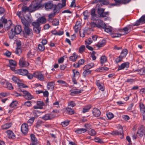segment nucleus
Wrapping results in <instances>:
<instances>
[{"mask_svg":"<svg viewBox=\"0 0 145 145\" xmlns=\"http://www.w3.org/2000/svg\"><path fill=\"white\" fill-rule=\"evenodd\" d=\"M118 130L112 132L110 134L113 135H118L120 138H122L123 136V130L122 127L121 125H119Z\"/></svg>","mask_w":145,"mask_h":145,"instance_id":"f257e3e1","label":"nucleus"},{"mask_svg":"<svg viewBox=\"0 0 145 145\" xmlns=\"http://www.w3.org/2000/svg\"><path fill=\"white\" fill-rule=\"evenodd\" d=\"M39 7V5L36 3V1L32 2L29 7L30 12H32L37 9Z\"/></svg>","mask_w":145,"mask_h":145,"instance_id":"f03ea898","label":"nucleus"},{"mask_svg":"<svg viewBox=\"0 0 145 145\" xmlns=\"http://www.w3.org/2000/svg\"><path fill=\"white\" fill-rule=\"evenodd\" d=\"M105 9L103 8H98V13L100 17H105L109 15V12H104Z\"/></svg>","mask_w":145,"mask_h":145,"instance_id":"7ed1b4c3","label":"nucleus"},{"mask_svg":"<svg viewBox=\"0 0 145 145\" xmlns=\"http://www.w3.org/2000/svg\"><path fill=\"white\" fill-rule=\"evenodd\" d=\"M29 63L26 61L24 57H22L20 59L19 65L21 67H25L29 65Z\"/></svg>","mask_w":145,"mask_h":145,"instance_id":"20e7f679","label":"nucleus"},{"mask_svg":"<svg viewBox=\"0 0 145 145\" xmlns=\"http://www.w3.org/2000/svg\"><path fill=\"white\" fill-rule=\"evenodd\" d=\"M144 24H145V14L141 16L138 20L133 25L134 26H138Z\"/></svg>","mask_w":145,"mask_h":145,"instance_id":"39448f33","label":"nucleus"},{"mask_svg":"<svg viewBox=\"0 0 145 145\" xmlns=\"http://www.w3.org/2000/svg\"><path fill=\"white\" fill-rule=\"evenodd\" d=\"M94 64L93 63H91L85 65L83 67L84 70V71L83 72H91L89 69L94 66Z\"/></svg>","mask_w":145,"mask_h":145,"instance_id":"423d86ee","label":"nucleus"},{"mask_svg":"<svg viewBox=\"0 0 145 145\" xmlns=\"http://www.w3.org/2000/svg\"><path fill=\"white\" fill-rule=\"evenodd\" d=\"M44 5L46 10L51 9L54 6V4L52 1H49L44 3Z\"/></svg>","mask_w":145,"mask_h":145,"instance_id":"0eeeda50","label":"nucleus"},{"mask_svg":"<svg viewBox=\"0 0 145 145\" xmlns=\"http://www.w3.org/2000/svg\"><path fill=\"white\" fill-rule=\"evenodd\" d=\"M90 14L91 19L93 20H97L99 18L98 16L95 14V10L94 8H92L91 10Z\"/></svg>","mask_w":145,"mask_h":145,"instance_id":"6e6552de","label":"nucleus"},{"mask_svg":"<svg viewBox=\"0 0 145 145\" xmlns=\"http://www.w3.org/2000/svg\"><path fill=\"white\" fill-rule=\"evenodd\" d=\"M21 130L24 134H26L28 131V125L27 124L24 123L21 126Z\"/></svg>","mask_w":145,"mask_h":145,"instance_id":"1a4fd4ad","label":"nucleus"},{"mask_svg":"<svg viewBox=\"0 0 145 145\" xmlns=\"http://www.w3.org/2000/svg\"><path fill=\"white\" fill-rule=\"evenodd\" d=\"M23 97L26 99H31L33 98V97L28 91L25 90L22 91Z\"/></svg>","mask_w":145,"mask_h":145,"instance_id":"9d476101","label":"nucleus"},{"mask_svg":"<svg viewBox=\"0 0 145 145\" xmlns=\"http://www.w3.org/2000/svg\"><path fill=\"white\" fill-rule=\"evenodd\" d=\"M12 29L17 35L20 34L22 30L21 26L19 25L13 27Z\"/></svg>","mask_w":145,"mask_h":145,"instance_id":"9b49d317","label":"nucleus"},{"mask_svg":"<svg viewBox=\"0 0 145 145\" xmlns=\"http://www.w3.org/2000/svg\"><path fill=\"white\" fill-rule=\"evenodd\" d=\"M137 133L141 137L143 136H145V128L144 127L142 126L139 129Z\"/></svg>","mask_w":145,"mask_h":145,"instance_id":"f8f14e48","label":"nucleus"},{"mask_svg":"<svg viewBox=\"0 0 145 145\" xmlns=\"http://www.w3.org/2000/svg\"><path fill=\"white\" fill-rule=\"evenodd\" d=\"M129 67V63L127 62L121 64L118 67V70L126 69Z\"/></svg>","mask_w":145,"mask_h":145,"instance_id":"ddd939ff","label":"nucleus"},{"mask_svg":"<svg viewBox=\"0 0 145 145\" xmlns=\"http://www.w3.org/2000/svg\"><path fill=\"white\" fill-rule=\"evenodd\" d=\"M140 108L143 119H145V106L142 103H140Z\"/></svg>","mask_w":145,"mask_h":145,"instance_id":"4468645a","label":"nucleus"},{"mask_svg":"<svg viewBox=\"0 0 145 145\" xmlns=\"http://www.w3.org/2000/svg\"><path fill=\"white\" fill-rule=\"evenodd\" d=\"M54 117V115L52 114H47L43 116L41 118L44 120H51Z\"/></svg>","mask_w":145,"mask_h":145,"instance_id":"2eb2a0df","label":"nucleus"},{"mask_svg":"<svg viewBox=\"0 0 145 145\" xmlns=\"http://www.w3.org/2000/svg\"><path fill=\"white\" fill-rule=\"evenodd\" d=\"M97 27L98 28H105L106 27V25L101 20H99L96 23Z\"/></svg>","mask_w":145,"mask_h":145,"instance_id":"dca6fc26","label":"nucleus"},{"mask_svg":"<svg viewBox=\"0 0 145 145\" xmlns=\"http://www.w3.org/2000/svg\"><path fill=\"white\" fill-rule=\"evenodd\" d=\"M7 20L5 18L3 17H2L0 19V22L5 24V29L6 30H8L9 29L11 26L10 24L8 26H6V24L7 22Z\"/></svg>","mask_w":145,"mask_h":145,"instance_id":"f3484780","label":"nucleus"},{"mask_svg":"<svg viewBox=\"0 0 145 145\" xmlns=\"http://www.w3.org/2000/svg\"><path fill=\"white\" fill-rule=\"evenodd\" d=\"M7 135L9 139H14L15 138V135L13 132L10 130L7 131Z\"/></svg>","mask_w":145,"mask_h":145,"instance_id":"a211bd4d","label":"nucleus"},{"mask_svg":"<svg viewBox=\"0 0 145 145\" xmlns=\"http://www.w3.org/2000/svg\"><path fill=\"white\" fill-rule=\"evenodd\" d=\"M92 113L93 115L95 117L99 116L101 114L100 111L97 108H94L92 110Z\"/></svg>","mask_w":145,"mask_h":145,"instance_id":"6ab92c4d","label":"nucleus"},{"mask_svg":"<svg viewBox=\"0 0 145 145\" xmlns=\"http://www.w3.org/2000/svg\"><path fill=\"white\" fill-rule=\"evenodd\" d=\"M44 103L42 101H38L37 103V106H34L35 109H41L42 106L44 105Z\"/></svg>","mask_w":145,"mask_h":145,"instance_id":"aec40b11","label":"nucleus"},{"mask_svg":"<svg viewBox=\"0 0 145 145\" xmlns=\"http://www.w3.org/2000/svg\"><path fill=\"white\" fill-rule=\"evenodd\" d=\"M35 74L33 73H20V74L27 76V78L29 79H32L33 77H35Z\"/></svg>","mask_w":145,"mask_h":145,"instance_id":"412c9836","label":"nucleus"},{"mask_svg":"<svg viewBox=\"0 0 145 145\" xmlns=\"http://www.w3.org/2000/svg\"><path fill=\"white\" fill-rule=\"evenodd\" d=\"M96 84L100 90L102 91H103L104 90V86L103 83L100 82L98 80L97 81Z\"/></svg>","mask_w":145,"mask_h":145,"instance_id":"4be33fe9","label":"nucleus"},{"mask_svg":"<svg viewBox=\"0 0 145 145\" xmlns=\"http://www.w3.org/2000/svg\"><path fill=\"white\" fill-rule=\"evenodd\" d=\"M108 70V67H101L97 69L95 71L96 72H103L107 71Z\"/></svg>","mask_w":145,"mask_h":145,"instance_id":"5701e85b","label":"nucleus"},{"mask_svg":"<svg viewBox=\"0 0 145 145\" xmlns=\"http://www.w3.org/2000/svg\"><path fill=\"white\" fill-rule=\"evenodd\" d=\"M87 131L86 128H79L76 130L75 132L78 134H81L86 132Z\"/></svg>","mask_w":145,"mask_h":145,"instance_id":"b1692460","label":"nucleus"},{"mask_svg":"<svg viewBox=\"0 0 145 145\" xmlns=\"http://www.w3.org/2000/svg\"><path fill=\"white\" fill-rule=\"evenodd\" d=\"M24 31L27 35H32V29L29 28L28 27H24Z\"/></svg>","mask_w":145,"mask_h":145,"instance_id":"393cba45","label":"nucleus"},{"mask_svg":"<svg viewBox=\"0 0 145 145\" xmlns=\"http://www.w3.org/2000/svg\"><path fill=\"white\" fill-rule=\"evenodd\" d=\"M54 82H51L48 83L47 85V88L49 90H53L54 87Z\"/></svg>","mask_w":145,"mask_h":145,"instance_id":"a878e982","label":"nucleus"},{"mask_svg":"<svg viewBox=\"0 0 145 145\" xmlns=\"http://www.w3.org/2000/svg\"><path fill=\"white\" fill-rule=\"evenodd\" d=\"M84 61L83 59H81L79 60L78 62L76 64L73 65L74 67L77 68L79 67L80 65H82L84 64Z\"/></svg>","mask_w":145,"mask_h":145,"instance_id":"bb28decb","label":"nucleus"},{"mask_svg":"<svg viewBox=\"0 0 145 145\" xmlns=\"http://www.w3.org/2000/svg\"><path fill=\"white\" fill-rule=\"evenodd\" d=\"M115 3L113 4L114 6L117 5L121 4H125L124 0H114Z\"/></svg>","mask_w":145,"mask_h":145,"instance_id":"cd10ccee","label":"nucleus"},{"mask_svg":"<svg viewBox=\"0 0 145 145\" xmlns=\"http://www.w3.org/2000/svg\"><path fill=\"white\" fill-rule=\"evenodd\" d=\"M16 34V33H15L12 28L10 31H9L8 33L9 38L10 39H13L15 36Z\"/></svg>","mask_w":145,"mask_h":145,"instance_id":"c85d7f7f","label":"nucleus"},{"mask_svg":"<svg viewBox=\"0 0 145 145\" xmlns=\"http://www.w3.org/2000/svg\"><path fill=\"white\" fill-rule=\"evenodd\" d=\"M77 57V55L76 53H73L72 56L69 57V60L74 62L76 60Z\"/></svg>","mask_w":145,"mask_h":145,"instance_id":"c756f323","label":"nucleus"},{"mask_svg":"<svg viewBox=\"0 0 145 145\" xmlns=\"http://www.w3.org/2000/svg\"><path fill=\"white\" fill-rule=\"evenodd\" d=\"M128 53V51L126 49H123L121 53L120 56L123 58L126 56L127 54Z\"/></svg>","mask_w":145,"mask_h":145,"instance_id":"7c9ffc66","label":"nucleus"},{"mask_svg":"<svg viewBox=\"0 0 145 145\" xmlns=\"http://www.w3.org/2000/svg\"><path fill=\"white\" fill-rule=\"evenodd\" d=\"M35 77L40 80H42L44 79V76L41 73H34Z\"/></svg>","mask_w":145,"mask_h":145,"instance_id":"2f4dec72","label":"nucleus"},{"mask_svg":"<svg viewBox=\"0 0 145 145\" xmlns=\"http://www.w3.org/2000/svg\"><path fill=\"white\" fill-rule=\"evenodd\" d=\"M11 125L12 124L10 123H6L1 126V128L3 130L7 129L10 127Z\"/></svg>","mask_w":145,"mask_h":145,"instance_id":"473e14b6","label":"nucleus"},{"mask_svg":"<svg viewBox=\"0 0 145 145\" xmlns=\"http://www.w3.org/2000/svg\"><path fill=\"white\" fill-rule=\"evenodd\" d=\"M83 90H78V89H76L75 91H73L72 90H70V91H71V93H70V94L72 95H74L75 94H79V93H80Z\"/></svg>","mask_w":145,"mask_h":145,"instance_id":"72a5a7b5","label":"nucleus"},{"mask_svg":"<svg viewBox=\"0 0 145 145\" xmlns=\"http://www.w3.org/2000/svg\"><path fill=\"white\" fill-rule=\"evenodd\" d=\"M107 61V58L105 56H102L100 58V63L102 65L104 64Z\"/></svg>","mask_w":145,"mask_h":145,"instance_id":"f704fd0d","label":"nucleus"},{"mask_svg":"<svg viewBox=\"0 0 145 145\" xmlns=\"http://www.w3.org/2000/svg\"><path fill=\"white\" fill-rule=\"evenodd\" d=\"M106 42L105 40L103 39L101 42H99L97 45V46L98 47L103 46L106 44Z\"/></svg>","mask_w":145,"mask_h":145,"instance_id":"c9c22d12","label":"nucleus"},{"mask_svg":"<svg viewBox=\"0 0 145 145\" xmlns=\"http://www.w3.org/2000/svg\"><path fill=\"white\" fill-rule=\"evenodd\" d=\"M57 13V12H55V10L54 9V12L48 15V21L49 22H51V20L56 15V13Z\"/></svg>","mask_w":145,"mask_h":145,"instance_id":"e433bc0d","label":"nucleus"},{"mask_svg":"<svg viewBox=\"0 0 145 145\" xmlns=\"http://www.w3.org/2000/svg\"><path fill=\"white\" fill-rule=\"evenodd\" d=\"M40 23L43 24L45 23L46 22V19L44 17H41L37 20Z\"/></svg>","mask_w":145,"mask_h":145,"instance_id":"4c0bfd02","label":"nucleus"},{"mask_svg":"<svg viewBox=\"0 0 145 145\" xmlns=\"http://www.w3.org/2000/svg\"><path fill=\"white\" fill-rule=\"evenodd\" d=\"M5 88L8 89L12 90L13 88L12 84L8 82H6Z\"/></svg>","mask_w":145,"mask_h":145,"instance_id":"58836bf2","label":"nucleus"},{"mask_svg":"<svg viewBox=\"0 0 145 145\" xmlns=\"http://www.w3.org/2000/svg\"><path fill=\"white\" fill-rule=\"evenodd\" d=\"M21 21L22 23L24 25V27H29V25L28 22L25 19H22Z\"/></svg>","mask_w":145,"mask_h":145,"instance_id":"ea45409f","label":"nucleus"},{"mask_svg":"<svg viewBox=\"0 0 145 145\" xmlns=\"http://www.w3.org/2000/svg\"><path fill=\"white\" fill-rule=\"evenodd\" d=\"M83 15L84 16V19L85 20L88 19L89 16V13L88 10H86L84 12Z\"/></svg>","mask_w":145,"mask_h":145,"instance_id":"a19ab883","label":"nucleus"},{"mask_svg":"<svg viewBox=\"0 0 145 145\" xmlns=\"http://www.w3.org/2000/svg\"><path fill=\"white\" fill-rule=\"evenodd\" d=\"M22 11L23 14H24L28 12H30L29 7H28L25 6H24L22 7Z\"/></svg>","mask_w":145,"mask_h":145,"instance_id":"79ce46f5","label":"nucleus"},{"mask_svg":"<svg viewBox=\"0 0 145 145\" xmlns=\"http://www.w3.org/2000/svg\"><path fill=\"white\" fill-rule=\"evenodd\" d=\"M91 106L90 105H89L84 107L82 110V112L83 113H85L86 112H88Z\"/></svg>","mask_w":145,"mask_h":145,"instance_id":"37998d69","label":"nucleus"},{"mask_svg":"<svg viewBox=\"0 0 145 145\" xmlns=\"http://www.w3.org/2000/svg\"><path fill=\"white\" fill-rule=\"evenodd\" d=\"M57 82L60 84H63V86L68 87L69 85L65 81L62 80H59L57 81Z\"/></svg>","mask_w":145,"mask_h":145,"instance_id":"c03bdc74","label":"nucleus"},{"mask_svg":"<svg viewBox=\"0 0 145 145\" xmlns=\"http://www.w3.org/2000/svg\"><path fill=\"white\" fill-rule=\"evenodd\" d=\"M62 3H59L57 6L59 8H61L65 7L66 5V0H62Z\"/></svg>","mask_w":145,"mask_h":145,"instance_id":"a18cd8bd","label":"nucleus"},{"mask_svg":"<svg viewBox=\"0 0 145 145\" xmlns=\"http://www.w3.org/2000/svg\"><path fill=\"white\" fill-rule=\"evenodd\" d=\"M31 140L32 141V143H37L38 142L37 138L35 137V136L33 135L32 134L31 135Z\"/></svg>","mask_w":145,"mask_h":145,"instance_id":"49530a36","label":"nucleus"},{"mask_svg":"<svg viewBox=\"0 0 145 145\" xmlns=\"http://www.w3.org/2000/svg\"><path fill=\"white\" fill-rule=\"evenodd\" d=\"M105 29V31L106 32L109 33L110 34L112 33V28L111 27H106L103 28Z\"/></svg>","mask_w":145,"mask_h":145,"instance_id":"de8ad7c7","label":"nucleus"},{"mask_svg":"<svg viewBox=\"0 0 145 145\" xmlns=\"http://www.w3.org/2000/svg\"><path fill=\"white\" fill-rule=\"evenodd\" d=\"M17 85L20 88H27L28 86L20 82H18Z\"/></svg>","mask_w":145,"mask_h":145,"instance_id":"09e8293b","label":"nucleus"},{"mask_svg":"<svg viewBox=\"0 0 145 145\" xmlns=\"http://www.w3.org/2000/svg\"><path fill=\"white\" fill-rule=\"evenodd\" d=\"M52 24L53 25L57 26L59 25V22L58 20L57 19H54L52 22Z\"/></svg>","mask_w":145,"mask_h":145,"instance_id":"8fccbe9b","label":"nucleus"},{"mask_svg":"<svg viewBox=\"0 0 145 145\" xmlns=\"http://www.w3.org/2000/svg\"><path fill=\"white\" fill-rule=\"evenodd\" d=\"M15 52L18 56H20L22 53V50L20 47H17L16 49Z\"/></svg>","mask_w":145,"mask_h":145,"instance_id":"3c124183","label":"nucleus"},{"mask_svg":"<svg viewBox=\"0 0 145 145\" xmlns=\"http://www.w3.org/2000/svg\"><path fill=\"white\" fill-rule=\"evenodd\" d=\"M18 102L15 100L13 101L10 105V106L11 108H14L17 106Z\"/></svg>","mask_w":145,"mask_h":145,"instance_id":"603ef678","label":"nucleus"},{"mask_svg":"<svg viewBox=\"0 0 145 145\" xmlns=\"http://www.w3.org/2000/svg\"><path fill=\"white\" fill-rule=\"evenodd\" d=\"M32 25L34 26V27H40V23L38 22V20L37 22H33L32 23Z\"/></svg>","mask_w":145,"mask_h":145,"instance_id":"864d4df0","label":"nucleus"},{"mask_svg":"<svg viewBox=\"0 0 145 145\" xmlns=\"http://www.w3.org/2000/svg\"><path fill=\"white\" fill-rule=\"evenodd\" d=\"M67 111L68 114L70 115L73 114L74 113V111L69 107L67 108Z\"/></svg>","mask_w":145,"mask_h":145,"instance_id":"5fc2aeb1","label":"nucleus"},{"mask_svg":"<svg viewBox=\"0 0 145 145\" xmlns=\"http://www.w3.org/2000/svg\"><path fill=\"white\" fill-rule=\"evenodd\" d=\"M88 133L91 136H93L96 135V132L94 129H91L89 131Z\"/></svg>","mask_w":145,"mask_h":145,"instance_id":"6e6d98bb","label":"nucleus"},{"mask_svg":"<svg viewBox=\"0 0 145 145\" xmlns=\"http://www.w3.org/2000/svg\"><path fill=\"white\" fill-rule=\"evenodd\" d=\"M38 48L40 50L43 51L45 49L44 45L42 44H39L38 45Z\"/></svg>","mask_w":145,"mask_h":145,"instance_id":"4d7b16f0","label":"nucleus"},{"mask_svg":"<svg viewBox=\"0 0 145 145\" xmlns=\"http://www.w3.org/2000/svg\"><path fill=\"white\" fill-rule=\"evenodd\" d=\"M9 64L11 65L15 66L16 65V62L13 60L11 59L9 61Z\"/></svg>","mask_w":145,"mask_h":145,"instance_id":"13d9d810","label":"nucleus"},{"mask_svg":"<svg viewBox=\"0 0 145 145\" xmlns=\"http://www.w3.org/2000/svg\"><path fill=\"white\" fill-rule=\"evenodd\" d=\"M106 115L108 118L109 120L111 119L114 117L113 114L111 112H108L106 114Z\"/></svg>","mask_w":145,"mask_h":145,"instance_id":"bf43d9fd","label":"nucleus"},{"mask_svg":"<svg viewBox=\"0 0 145 145\" xmlns=\"http://www.w3.org/2000/svg\"><path fill=\"white\" fill-rule=\"evenodd\" d=\"M69 121L68 120H66L62 122L61 124L63 126L65 127L67 126L69 123Z\"/></svg>","mask_w":145,"mask_h":145,"instance_id":"052dcab7","label":"nucleus"},{"mask_svg":"<svg viewBox=\"0 0 145 145\" xmlns=\"http://www.w3.org/2000/svg\"><path fill=\"white\" fill-rule=\"evenodd\" d=\"M85 49V46L84 45L81 46L79 48V51L80 53H82L83 52Z\"/></svg>","mask_w":145,"mask_h":145,"instance_id":"680f3d73","label":"nucleus"},{"mask_svg":"<svg viewBox=\"0 0 145 145\" xmlns=\"http://www.w3.org/2000/svg\"><path fill=\"white\" fill-rule=\"evenodd\" d=\"M35 119V118L34 117L31 118L28 120L27 121L28 123L30 125L33 122Z\"/></svg>","mask_w":145,"mask_h":145,"instance_id":"e2e57ef3","label":"nucleus"},{"mask_svg":"<svg viewBox=\"0 0 145 145\" xmlns=\"http://www.w3.org/2000/svg\"><path fill=\"white\" fill-rule=\"evenodd\" d=\"M16 72H28V71L25 69H20L17 70Z\"/></svg>","mask_w":145,"mask_h":145,"instance_id":"0e129e2a","label":"nucleus"},{"mask_svg":"<svg viewBox=\"0 0 145 145\" xmlns=\"http://www.w3.org/2000/svg\"><path fill=\"white\" fill-rule=\"evenodd\" d=\"M33 30L37 33H39L40 32V27H34Z\"/></svg>","mask_w":145,"mask_h":145,"instance_id":"69168bd1","label":"nucleus"},{"mask_svg":"<svg viewBox=\"0 0 145 145\" xmlns=\"http://www.w3.org/2000/svg\"><path fill=\"white\" fill-rule=\"evenodd\" d=\"M133 72H145V67L140 70L134 69L133 70Z\"/></svg>","mask_w":145,"mask_h":145,"instance_id":"338daca9","label":"nucleus"},{"mask_svg":"<svg viewBox=\"0 0 145 145\" xmlns=\"http://www.w3.org/2000/svg\"><path fill=\"white\" fill-rule=\"evenodd\" d=\"M123 59V58L120 55L116 59L115 61L116 62L119 63L121 62Z\"/></svg>","mask_w":145,"mask_h":145,"instance_id":"774afa93","label":"nucleus"}]
</instances>
